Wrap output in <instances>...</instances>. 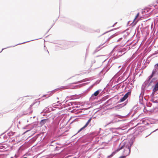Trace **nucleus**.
I'll return each instance as SVG.
<instances>
[{
	"label": "nucleus",
	"instance_id": "39448f33",
	"mask_svg": "<svg viewBox=\"0 0 158 158\" xmlns=\"http://www.w3.org/2000/svg\"><path fill=\"white\" fill-rule=\"evenodd\" d=\"M69 87V86H62L56 89L51 91H49L48 92V93H49L48 94H49V95L47 98H48L50 96H52L54 93L58 91H61L63 89H68Z\"/></svg>",
	"mask_w": 158,
	"mask_h": 158
},
{
	"label": "nucleus",
	"instance_id": "a211bd4d",
	"mask_svg": "<svg viewBox=\"0 0 158 158\" xmlns=\"http://www.w3.org/2000/svg\"><path fill=\"white\" fill-rule=\"evenodd\" d=\"M120 150L119 148L118 147V148L114 151L110 155L108 156L107 158H111L117 152L119 151Z\"/></svg>",
	"mask_w": 158,
	"mask_h": 158
},
{
	"label": "nucleus",
	"instance_id": "680f3d73",
	"mask_svg": "<svg viewBox=\"0 0 158 158\" xmlns=\"http://www.w3.org/2000/svg\"><path fill=\"white\" fill-rule=\"evenodd\" d=\"M55 23V22H54L53 25L51 27L48 29V30L47 31V32L46 33V34H47L48 32L49 31V30H50V29L52 28V27L54 25Z\"/></svg>",
	"mask_w": 158,
	"mask_h": 158
},
{
	"label": "nucleus",
	"instance_id": "ea45409f",
	"mask_svg": "<svg viewBox=\"0 0 158 158\" xmlns=\"http://www.w3.org/2000/svg\"><path fill=\"white\" fill-rule=\"evenodd\" d=\"M92 119V117H90L89 119L88 120V121H87V122L86 123H85V124H86V125H87V126L89 125V123H90V122L91 121V120Z\"/></svg>",
	"mask_w": 158,
	"mask_h": 158
},
{
	"label": "nucleus",
	"instance_id": "aec40b11",
	"mask_svg": "<svg viewBox=\"0 0 158 158\" xmlns=\"http://www.w3.org/2000/svg\"><path fill=\"white\" fill-rule=\"evenodd\" d=\"M56 140H49L48 142H47L48 144V145H49V146H54L55 144H54V143L56 141Z\"/></svg>",
	"mask_w": 158,
	"mask_h": 158
},
{
	"label": "nucleus",
	"instance_id": "774afa93",
	"mask_svg": "<svg viewBox=\"0 0 158 158\" xmlns=\"http://www.w3.org/2000/svg\"><path fill=\"white\" fill-rule=\"evenodd\" d=\"M139 13H138L137 15H136L135 16V19H134V20H135V19L137 18V17H138V16L139 15Z\"/></svg>",
	"mask_w": 158,
	"mask_h": 158
},
{
	"label": "nucleus",
	"instance_id": "37998d69",
	"mask_svg": "<svg viewBox=\"0 0 158 158\" xmlns=\"http://www.w3.org/2000/svg\"><path fill=\"white\" fill-rule=\"evenodd\" d=\"M112 83H109L106 86V87L108 89H110L111 87L112 86Z\"/></svg>",
	"mask_w": 158,
	"mask_h": 158
},
{
	"label": "nucleus",
	"instance_id": "e433bc0d",
	"mask_svg": "<svg viewBox=\"0 0 158 158\" xmlns=\"http://www.w3.org/2000/svg\"><path fill=\"white\" fill-rule=\"evenodd\" d=\"M127 152L124 153L125 154V155H122L120 156L118 158H125L127 156L129 155V154H128L127 153Z\"/></svg>",
	"mask_w": 158,
	"mask_h": 158
},
{
	"label": "nucleus",
	"instance_id": "6e6552de",
	"mask_svg": "<svg viewBox=\"0 0 158 158\" xmlns=\"http://www.w3.org/2000/svg\"><path fill=\"white\" fill-rule=\"evenodd\" d=\"M101 89H99L96 91L94 93L92 94L91 96L89 98V100L92 101L96 98V97L99 93L100 92L102 91Z\"/></svg>",
	"mask_w": 158,
	"mask_h": 158
},
{
	"label": "nucleus",
	"instance_id": "f257e3e1",
	"mask_svg": "<svg viewBox=\"0 0 158 158\" xmlns=\"http://www.w3.org/2000/svg\"><path fill=\"white\" fill-rule=\"evenodd\" d=\"M134 141L133 140H130L128 143L124 142L121 143L119 146L120 149H123V153L127 152L128 150V154H130L131 152V148L133 144Z\"/></svg>",
	"mask_w": 158,
	"mask_h": 158
},
{
	"label": "nucleus",
	"instance_id": "b1692460",
	"mask_svg": "<svg viewBox=\"0 0 158 158\" xmlns=\"http://www.w3.org/2000/svg\"><path fill=\"white\" fill-rule=\"evenodd\" d=\"M146 89V88L144 87V86H143V85H142L141 88V94H140L141 95H144Z\"/></svg>",
	"mask_w": 158,
	"mask_h": 158
},
{
	"label": "nucleus",
	"instance_id": "ddd939ff",
	"mask_svg": "<svg viewBox=\"0 0 158 158\" xmlns=\"http://www.w3.org/2000/svg\"><path fill=\"white\" fill-rule=\"evenodd\" d=\"M125 31H123L122 32H120V31H118V32H117L113 34L111 36H110L107 40L105 42V43H106V42L108 41H109L110 39H111L114 37L118 35L120 33H124Z\"/></svg>",
	"mask_w": 158,
	"mask_h": 158
},
{
	"label": "nucleus",
	"instance_id": "5fc2aeb1",
	"mask_svg": "<svg viewBox=\"0 0 158 158\" xmlns=\"http://www.w3.org/2000/svg\"><path fill=\"white\" fill-rule=\"evenodd\" d=\"M151 79L153 80L154 82L157 80V78L156 77H153Z\"/></svg>",
	"mask_w": 158,
	"mask_h": 158
},
{
	"label": "nucleus",
	"instance_id": "423d86ee",
	"mask_svg": "<svg viewBox=\"0 0 158 158\" xmlns=\"http://www.w3.org/2000/svg\"><path fill=\"white\" fill-rule=\"evenodd\" d=\"M144 127L142 126H140L136 128L135 131L134 132V136H137L138 135L142 133V131L143 130Z\"/></svg>",
	"mask_w": 158,
	"mask_h": 158
},
{
	"label": "nucleus",
	"instance_id": "c03bdc74",
	"mask_svg": "<svg viewBox=\"0 0 158 158\" xmlns=\"http://www.w3.org/2000/svg\"><path fill=\"white\" fill-rule=\"evenodd\" d=\"M154 97H152L151 98V99L150 100V101H151L153 103H157L158 102H157L156 101H154Z\"/></svg>",
	"mask_w": 158,
	"mask_h": 158
},
{
	"label": "nucleus",
	"instance_id": "3c124183",
	"mask_svg": "<svg viewBox=\"0 0 158 158\" xmlns=\"http://www.w3.org/2000/svg\"><path fill=\"white\" fill-rule=\"evenodd\" d=\"M61 148V147L56 146V148H55V151H58L59 149H60Z\"/></svg>",
	"mask_w": 158,
	"mask_h": 158
},
{
	"label": "nucleus",
	"instance_id": "58836bf2",
	"mask_svg": "<svg viewBox=\"0 0 158 158\" xmlns=\"http://www.w3.org/2000/svg\"><path fill=\"white\" fill-rule=\"evenodd\" d=\"M143 95H141L140 94L139 96V103L141 104H142V103L140 101V100H141L142 101H143Z\"/></svg>",
	"mask_w": 158,
	"mask_h": 158
},
{
	"label": "nucleus",
	"instance_id": "f03ea898",
	"mask_svg": "<svg viewBox=\"0 0 158 158\" xmlns=\"http://www.w3.org/2000/svg\"><path fill=\"white\" fill-rule=\"evenodd\" d=\"M64 21L67 23H69L71 25H73L76 27L79 28L85 31H89V28L88 27L85 26L84 25H81L79 23L74 21L70 19L66 18L64 19Z\"/></svg>",
	"mask_w": 158,
	"mask_h": 158
},
{
	"label": "nucleus",
	"instance_id": "bb28decb",
	"mask_svg": "<svg viewBox=\"0 0 158 158\" xmlns=\"http://www.w3.org/2000/svg\"><path fill=\"white\" fill-rule=\"evenodd\" d=\"M105 43V42L102 45H100L98 47H97V48H96V49L95 50V51L94 52L93 54H94L95 53H96L97 52H98V51H99L100 50V49H98L99 48H100L101 46L103 45Z\"/></svg>",
	"mask_w": 158,
	"mask_h": 158
},
{
	"label": "nucleus",
	"instance_id": "a18cd8bd",
	"mask_svg": "<svg viewBox=\"0 0 158 158\" xmlns=\"http://www.w3.org/2000/svg\"><path fill=\"white\" fill-rule=\"evenodd\" d=\"M36 103V102H33L32 104H31L30 105V107L29 108H28V110H30L31 109V107L35 104V103Z\"/></svg>",
	"mask_w": 158,
	"mask_h": 158
},
{
	"label": "nucleus",
	"instance_id": "f3484780",
	"mask_svg": "<svg viewBox=\"0 0 158 158\" xmlns=\"http://www.w3.org/2000/svg\"><path fill=\"white\" fill-rule=\"evenodd\" d=\"M152 72V74L155 73L158 75V63L154 65V68Z\"/></svg>",
	"mask_w": 158,
	"mask_h": 158
},
{
	"label": "nucleus",
	"instance_id": "79ce46f5",
	"mask_svg": "<svg viewBox=\"0 0 158 158\" xmlns=\"http://www.w3.org/2000/svg\"><path fill=\"white\" fill-rule=\"evenodd\" d=\"M82 84L76 85L73 87V89L78 88L81 87L82 86Z\"/></svg>",
	"mask_w": 158,
	"mask_h": 158
},
{
	"label": "nucleus",
	"instance_id": "cd10ccee",
	"mask_svg": "<svg viewBox=\"0 0 158 158\" xmlns=\"http://www.w3.org/2000/svg\"><path fill=\"white\" fill-rule=\"evenodd\" d=\"M50 111V110L47 107L45 109L43 110V111L42 112L44 113H48Z\"/></svg>",
	"mask_w": 158,
	"mask_h": 158
},
{
	"label": "nucleus",
	"instance_id": "6ab92c4d",
	"mask_svg": "<svg viewBox=\"0 0 158 158\" xmlns=\"http://www.w3.org/2000/svg\"><path fill=\"white\" fill-rule=\"evenodd\" d=\"M112 60H110V59H109L107 64H106V66L105 67V68L107 70L106 71V72H107L108 70L110 69V68L112 66L113 64H111V65H110V63L111 62Z\"/></svg>",
	"mask_w": 158,
	"mask_h": 158
},
{
	"label": "nucleus",
	"instance_id": "7ed1b4c3",
	"mask_svg": "<svg viewBox=\"0 0 158 158\" xmlns=\"http://www.w3.org/2000/svg\"><path fill=\"white\" fill-rule=\"evenodd\" d=\"M50 118H49L42 119L39 123L38 121H36L32 123V124L31 128V129H30L29 130H27L25 131L23 133V134H24L25 133H26L27 132L30 131L31 130H32L35 127H41L45 123H50Z\"/></svg>",
	"mask_w": 158,
	"mask_h": 158
},
{
	"label": "nucleus",
	"instance_id": "4d7b16f0",
	"mask_svg": "<svg viewBox=\"0 0 158 158\" xmlns=\"http://www.w3.org/2000/svg\"><path fill=\"white\" fill-rule=\"evenodd\" d=\"M151 79L153 80L154 82L157 80V78L156 77H153Z\"/></svg>",
	"mask_w": 158,
	"mask_h": 158
},
{
	"label": "nucleus",
	"instance_id": "393cba45",
	"mask_svg": "<svg viewBox=\"0 0 158 158\" xmlns=\"http://www.w3.org/2000/svg\"><path fill=\"white\" fill-rule=\"evenodd\" d=\"M32 123L31 124H29L28 125H26V126H25L23 127V129H29V130L30 129H31V127H32Z\"/></svg>",
	"mask_w": 158,
	"mask_h": 158
},
{
	"label": "nucleus",
	"instance_id": "052dcab7",
	"mask_svg": "<svg viewBox=\"0 0 158 158\" xmlns=\"http://www.w3.org/2000/svg\"><path fill=\"white\" fill-rule=\"evenodd\" d=\"M158 131V129H156L154 131H152L150 134H149L147 136H146V137H148V136L149 135L151 134L152 133H153V132H156V131Z\"/></svg>",
	"mask_w": 158,
	"mask_h": 158
},
{
	"label": "nucleus",
	"instance_id": "dca6fc26",
	"mask_svg": "<svg viewBox=\"0 0 158 158\" xmlns=\"http://www.w3.org/2000/svg\"><path fill=\"white\" fill-rule=\"evenodd\" d=\"M152 88L153 90V91H156L158 92V81L152 86Z\"/></svg>",
	"mask_w": 158,
	"mask_h": 158
},
{
	"label": "nucleus",
	"instance_id": "473e14b6",
	"mask_svg": "<svg viewBox=\"0 0 158 158\" xmlns=\"http://www.w3.org/2000/svg\"><path fill=\"white\" fill-rule=\"evenodd\" d=\"M158 94V92H157L156 91H154V92H153V90L152 89V93L151 94V95H150V97L152 98V97H154V96L155 94Z\"/></svg>",
	"mask_w": 158,
	"mask_h": 158
},
{
	"label": "nucleus",
	"instance_id": "e2e57ef3",
	"mask_svg": "<svg viewBox=\"0 0 158 158\" xmlns=\"http://www.w3.org/2000/svg\"><path fill=\"white\" fill-rule=\"evenodd\" d=\"M55 23V22H54L53 25L51 27L48 29V30L47 31V32L46 33V34H47L48 32L49 31V30H50V29L52 28V27L54 25Z\"/></svg>",
	"mask_w": 158,
	"mask_h": 158
},
{
	"label": "nucleus",
	"instance_id": "0eeeda50",
	"mask_svg": "<svg viewBox=\"0 0 158 158\" xmlns=\"http://www.w3.org/2000/svg\"><path fill=\"white\" fill-rule=\"evenodd\" d=\"M130 47H128L127 45L125 48H120L119 50L118 51V53H122L123 52H125L123 54H119L118 55V57H120L122 56V55H124L126 52L129 50L130 49Z\"/></svg>",
	"mask_w": 158,
	"mask_h": 158
},
{
	"label": "nucleus",
	"instance_id": "6e6d98bb",
	"mask_svg": "<svg viewBox=\"0 0 158 158\" xmlns=\"http://www.w3.org/2000/svg\"><path fill=\"white\" fill-rule=\"evenodd\" d=\"M151 79L153 80L154 82L157 80V78L156 77H153Z\"/></svg>",
	"mask_w": 158,
	"mask_h": 158
},
{
	"label": "nucleus",
	"instance_id": "412c9836",
	"mask_svg": "<svg viewBox=\"0 0 158 158\" xmlns=\"http://www.w3.org/2000/svg\"><path fill=\"white\" fill-rule=\"evenodd\" d=\"M152 83H151L150 81L148 82H146V81L142 85L143 86H144L145 88L148 87L152 85Z\"/></svg>",
	"mask_w": 158,
	"mask_h": 158
},
{
	"label": "nucleus",
	"instance_id": "c85d7f7f",
	"mask_svg": "<svg viewBox=\"0 0 158 158\" xmlns=\"http://www.w3.org/2000/svg\"><path fill=\"white\" fill-rule=\"evenodd\" d=\"M126 98L123 96V97H122L118 101V102H123L124 101H125L126 99Z\"/></svg>",
	"mask_w": 158,
	"mask_h": 158
},
{
	"label": "nucleus",
	"instance_id": "1a4fd4ad",
	"mask_svg": "<svg viewBox=\"0 0 158 158\" xmlns=\"http://www.w3.org/2000/svg\"><path fill=\"white\" fill-rule=\"evenodd\" d=\"M158 75V74L155 73L152 74V72L151 74L148 77V78L146 80V82H148L150 81L151 83H154V82L151 79L155 76Z\"/></svg>",
	"mask_w": 158,
	"mask_h": 158
},
{
	"label": "nucleus",
	"instance_id": "5701e85b",
	"mask_svg": "<svg viewBox=\"0 0 158 158\" xmlns=\"http://www.w3.org/2000/svg\"><path fill=\"white\" fill-rule=\"evenodd\" d=\"M131 89L128 90V92H127L124 95V96L127 98L129 96H130L131 94Z\"/></svg>",
	"mask_w": 158,
	"mask_h": 158
},
{
	"label": "nucleus",
	"instance_id": "72a5a7b5",
	"mask_svg": "<svg viewBox=\"0 0 158 158\" xmlns=\"http://www.w3.org/2000/svg\"><path fill=\"white\" fill-rule=\"evenodd\" d=\"M101 81V79L97 80L91 86H92L94 85H97Z\"/></svg>",
	"mask_w": 158,
	"mask_h": 158
},
{
	"label": "nucleus",
	"instance_id": "0e129e2a",
	"mask_svg": "<svg viewBox=\"0 0 158 158\" xmlns=\"http://www.w3.org/2000/svg\"><path fill=\"white\" fill-rule=\"evenodd\" d=\"M44 49L45 50H46L47 52H48V54L49 55V52L48 51V50H47V48L45 47V45H44Z\"/></svg>",
	"mask_w": 158,
	"mask_h": 158
},
{
	"label": "nucleus",
	"instance_id": "338daca9",
	"mask_svg": "<svg viewBox=\"0 0 158 158\" xmlns=\"http://www.w3.org/2000/svg\"><path fill=\"white\" fill-rule=\"evenodd\" d=\"M54 144H55V145H59L61 146V144L60 143H58L57 142H55L54 143Z\"/></svg>",
	"mask_w": 158,
	"mask_h": 158
},
{
	"label": "nucleus",
	"instance_id": "c9c22d12",
	"mask_svg": "<svg viewBox=\"0 0 158 158\" xmlns=\"http://www.w3.org/2000/svg\"><path fill=\"white\" fill-rule=\"evenodd\" d=\"M136 106V105H135V106L132 108V109L131 110V111H130V112H129V113L127 114V115H126V116H129V115H130L131 114V113H132V112L133 111V110H134L135 107V106Z\"/></svg>",
	"mask_w": 158,
	"mask_h": 158
},
{
	"label": "nucleus",
	"instance_id": "4be33fe9",
	"mask_svg": "<svg viewBox=\"0 0 158 158\" xmlns=\"http://www.w3.org/2000/svg\"><path fill=\"white\" fill-rule=\"evenodd\" d=\"M111 99L112 98L109 99L103 104V105H106V106H108L111 105Z\"/></svg>",
	"mask_w": 158,
	"mask_h": 158
},
{
	"label": "nucleus",
	"instance_id": "9d476101",
	"mask_svg": "<svg viewBox=\"0 0 158 158\" xmlns=\"http://www.w3.org/2000/svg\"><path fill=\"white\" fill-rule=\"evenodd\" d=\"M128 100H127L124 102L123 103H122L121 104H119L117 105V106H115L114 107V108L116 109H120V108L124 107V106H125L127 104V103H128Z\"/></svg>",
	"mask_w": 158,
	"mask_h": 158
},
{
	"label": "nucleus",
	"instance_id": "69168bd1",
	"mask_svg": "<svg viewBox=\"0 0 158 158\" xmlns=\"http://www.w3.org/2000/svg\"><path fill=\"white\" fill-rule=\"evenodd\" d=\"M143 112L144 113H146V112H148V111L145 108V107L144 108V109L143 110Z\"/></svg>",
	"mask_w": 158,
	"mask_h": 158
},
{
	"label": "nucleus",
	"instance_id": "20e7f679",
	"mask_svg": "<svg viewBox=\"0 0 158 158\" xmlns=\"http://www.w3.org/2000/svg\"><path fill=\"white\" fill-rule=\"evenodd\" d=\"M114 118L110 122L108 123L107 125H105V127L108 125H109L111 123H113L116 122H119L122 121H124L125 120H119L118 118H122L123 117H126V116H122L118 114H113Z\"/></svg>",
	"mask_w": 158,
	"mask_h": 158
},
{
	"label": "nucleus",
	"instance_id": "8fccbe9b",
	"mask_svg": "<svg viewBox=\"0 0 158 158\" xmlns=\"http://www.w3.org/2000/svg\"><path fill=\"white\" fill-rule=\"evenodd\" d=\"M85 131V130H84V129L82 127L79 130H78L77 132L75 135L77 134L78 133L80 132L81 131Z\"/></svg>",
	"mask_w": 158,
	"mask_h": 158
},
{
	"label": "nucleus",
	"instance_id": "9b49d317",
	"mask_svg": "<svg viewBox=\"0 0 158 158\" xmlns=\"http://www.w3.org/2000/svg\"><path fill=\"white\" fill-rule=\"evenodd\" d=\"M91 78H92L91 77L86 78H85L84 79L82 80L81 81H78L77 82H75L73 83L69 84L72 85V84H79L81 82H85L86 81H90L91 80Z\"/></svg>",
	"mask_w": 158,
	"mask_h": 158
},
{
	"label": "nucleus",
	"instance_id": "13d9d810",
	"mask_svg": "<svg viewBox=\"0 0 158 158\" xmlns=\"http://www.w3.org/2000/svg\"><path fill=\"white\" fill-rule=\"evenodd\" d=\"M151 79L153 80L154 82L157 80V78L156 77H153Z\"/></svg>",
	"mask_w": 158,
	"mask_h": 158
},
{
	"label": "nucleus",
	"instance_id": "a19ab883",
	"mask_svg": "<svg viewBox=\"0 0 158 158\" xmlns=\"http://www.w3.org/2000/svg\"><path fill=\"white\" fill-rule=\"evenodd\" d=\"M6 148V146L3 145L2 144H0V149H5Z\"/></svg>",
	"mask_w": 158,
	"mask_h": 158
},
{
	"label": "nucleus",
	"instance_id": "2f4dec72",
	"mask_svg": "<svg viewBox=\"0 0 158 158\" xmlns=\"http://www.w3.org/2000/svg\"><path fill=\"white\" fill-rule=\"evenodd\" d=\"M119 28V27H117V28H113V29H112L109 31H107L105 32H104L103 34H102V35H104L105 34H106V33H108V32H109L110 31H114L115 30H116V29H118V28Z\"/></svg>",
	"mask_w": 158,
	"mask_h": 158
},
{
	"label": "nucleus",
	"instance_id": "de8ad7c7",
	"mask_svg": "<svg viewBox=\"0 0 158 158\" xmlns=\"http://www.w3.org/2000/svg\"><path fill=\"white\" fill-rule=\"evenodd\" d=\"M137 109L138 108H137L136 109H135V110H134V113L131 116V117H133L135 115V114L137 113Z\"/></svg>",
	"mask_w": 158,
	"mask_h": 158
},
{
	"label": "nucleus",
	"instance_id": "864d4df0",
	"mask_svg": "<svg viewBox=\"0 0 158 158\" xmlns=\"http://www.w3.org/2000/svg\"><path fill=\"white\" fill-rule=\"evenodd\" d=\"M121 129L122 130H124L125 129H121V128L120 127H118L117 128H110V130L111 131V129Z\"/></svg>",
	"mask_w": 158,
	"mask_h": 158
},
{
	"label": "nucleus",
	"instance_id": "f8f14e48",
	"mask_svg": "<svg viewBox=\"0 0 158 158\" xmlns=\"http://www.w3.org/2000/svg\"><path fill=\"white\" fill-rule=\"evenodd\" d=\"M109 98V96L106 95L105 97H103L100 100H98L97 102H95L92 103L93 105L98 104V103H100V102H102V101H105L106 99H107Z\"/></svg>",
	"mask_w": 158,
	"mask_h": 158
},
{
	"label": "nucleus",
	"instance_id": "7c9ffc66",
	"mask_svg": "<svg viewBox=\"0 0 158 158\" xmlns=\"http://www.w3.org/2000/svg\"><path fill=\"white\" fill-rule=\"evenodd\" d=\"M136 23L137 22L135 21V20H134L130 24L129 26H131V27H133L135 26Z\"/></svg>",
	"mask_w": 158,
	"mask_h": 158
},
{
	"label": "nucleus",
	"instance_id": "603ef678",
	"mask_svg": "<svg viewBox=\"0 0 158 158\" xmlns=\"http://www.w3.org/2000/svg\"><path fill=\"white\" fill-rule=\"evenodd\" d=\"M76 103V102H69V103L71 104V106H73L74 105H77Z\"/></svg>",
	"mask_w": 158,
	"mask_h": 158
},
{
	"label": "nucleus",
	"instance_id": "4c0bfd02",
	"mask_svg": "<svg viewBox=\"0 0 158 158\" xmlns=\"http://www.w3.org/2000/svg\"><path fill=\"white\" fill-rule=\"evenodd\" d=\"M15 133V132H13L11 131L8 133L7 134L9 136H11L13 135H14Z\"/></svg>",
	"mask_w": 158,
	"mask_h": 158
},
{
	"label": "nucleus",
	"instance_id": "49530a36",
	"mask_svg": "<svg viewBox=\"0 0 158 158\" xmlns=\"http://www.w3.org/2000/svg\"><path fill=\"white\" fill-rule=\"evenodd\" d=\"M75 95H72L71 96L73 97V99H77L79 98V96L78 95L75 96Z\"/></svg>",
	"mask_w": 158,
	"mask_h": 158
},
{
	"label": "nucleus",
	"instance_id": "c756f323",
	"mask_svg": "<svg viewBox=\"0 0 158 158\" xmlns=\"http://www.w3.org/2000/svg\"><path fill=\"white\" fill-rule=\"evenodd\" d=\"M78 140H80V141H81L82 142H84L85 141V137L84 136H82Z\"/></svg>",
	"mask_w": 158,
	"mask_h": 158
},
{
	"label": "nucleus",
	"instance_id": "4468645a",
	"mask_svg": "<svg viewBox=\"0 0 158 158\" xmlns=\"http://www.w3.org/2000/svg\"><path fill=\"white\" fill-rule=\"evenodd\" d=\"M35 39V40H38V39ZM34 40H32L28 41H27L25 42H23V43H19L18 44H16L15 45H14V46H9V47H8L7 48H2V49L1 51L0 52V53L3 50H4V49H6L7 48H10V47H15V46H17L18 45L23 44H24V43H27V42H30V41H32Z\"/></svg>",
	"mask_w": 158,
	"mask_h": 158
},
{
	"label": "nucleus",
	"instance_id": "a878e982",
	"mask_svg": "<svg viewBox=\"0 0 158 158\" xmlns=\"http://www.w3.org/2000/svg\"><path fill=\"white\" fill-rule=\"evenodd\" d=\"M39 136V135H37L33 138H31V142H34L38 138V136Z\"/></svg>",
	"mask_w": 158,
	"mask_h": 158
},
{
	"label": "nucleus",
	"instance_id": "2eb2a0df",
	"mask_svg": "<svg viewBox=\"0 0 158 158\" xmlns=\"http://www.w3.org/2000/svg\"><path fill=\"white\" fill-rule=\"evenodd\" d=\"M152 88L153 90V91H156L158 92V81L152 86Z\"/></svg>",
	"mask_w": 158,
	"mask_h": 158
},
{
	"label": "nucleus",
	"instance_id": "bf43d9fd",
	"mask_svg": "<svg viewBox=\"0 0 158 158\" xmlns=\"http://www.w3.org/2000/svg\"><path fill=\"white\" fill-rule=\"evenodd\" d=\"M28 113H26V112L25 111L23 112V113L20 116H23L24 115H27L28 114ZM19 117H20V116H19Z\"/></svg>",
	"mask_w": 158,
	"mask_h": 158
},
{
	"label": "nucleus",
	"instance_id": "f704fd0d",
	"mask_svg": "<svg viewBox=\"0 0 158 158\" xmlns=\"http://www.w3.org/2000/svg\"><path fill=\"white\" fill-rule=\"evenodd\" d=\"M144 11L145 12L147 13V12H148V11L151 10V9H150V8H149V7H146L144 9Z\"/></svg>",
	"mask_w": 158,
	"mask_h": 158
},
{
	"label": "nucleus",
	"instance_id": "09e8293b",
	"mask_svg": "<svg viewBox=\"0 0 158 158\" xmlns=\"http://www.w3.org/2000/svg\"><path fill=\"white\" fill-rule=\"evenodd\" d=\"M141 114H139V115L138 116V117H137L136 118H134L133 119V120H131V122H133V121H135V120H136L138 118H139V116L141 115Z\"/></svg>",
	"mask_w": 158,
	"mask_h": 158
}]
</instances>
